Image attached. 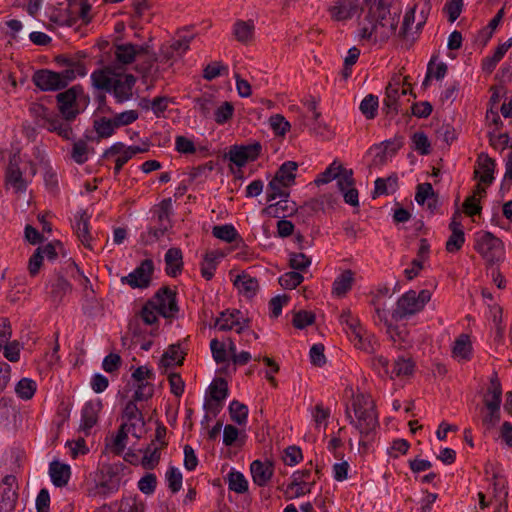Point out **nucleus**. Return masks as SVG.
Segmentation results:
<instances>
[{"label": "nucleus", "instance_id": "14", "mask_svg": "<svg viewBox=\"0 0 512 512\" xmlns=\"http://www.w3.org/2000/svg\"><path fill=\"white\" fill-rule=\"evenodd\" d=\"M80 91L81 88L79 86H73L56 96L59 111L67 121L74 120L79 113L78 109L75 108V103Z\"/></svg>", "mask_w": 512, "mask_h": 512}, {"label": "nucleus", "instance_id": "26", "mask_svg": "<svg viewBox=\"0 0 512 512\" xmlns=\"http://www.w3.org/2000/svg\"><path fill=\"white\" fill-rule=\"evenodd\" d=\"M90 216L86 212H81L76 216L75 231L81 243L88 249L92 250L91 236L89 233Z\"/></svg>", "mask_w": 512, "mask_h": 512}, {"label": "nucleus", "instance_id": "18", "mask_svg": "<svg viewBox=\"0 0 512 512\" xmlns=\"http://www.w3.org/2000/svg\"><path fill=\"white\" fill-rule=\"evenodd\" d=\"M58 72L40 69L34 72L32 82L42 91H58L64 89Z\"/></svg>", "mask_w": 512, "mask_h": 512}, {"label": "nucleus", "instance_id": "53", "mask_svg": "<svg viewBox=\"0 0 512 512\" xmlns=\"http://www.w3.org/2000/svg\"><path fill=\"white\" fill-rule=\"evenodd\" d=\"M90 154V148L86 141L84 140H78L73 143L72 151H71V158L77 163V164H83L85 163Z\"/></svg>", "mask_w": 512, "mask_h": 512}, {"label": "nucleus", "instance_id": "11", "mask_svg": "<svg viewBox=\"0 0 512 512\" xmlns=\"http://www.w3.org/2000/svg\"><path fill=\"white\" fill-rule=\"evenodd\" d=\"M150 301L165 318H173L178 312L176 295L167 287L161 288Z\"/></svg>", "mask_w": 512, "mask_h": 512}, {"label": "nucleus", "instance_id": "22", "mask_svg": "<svg viewBox=\"0 0 512 512\" xmlns=\"http://www.w3.org/2000/svg\"><path fill=\"white\" fill-rule=\"evenodd\" d=\"M354 275L350 269L342 271L333 282L332 293L337 297L346 295L354 284Z\"/></svg>", "mask_w": 512, "mask_h": 512}, {"label": "nucleus", "instance_id": "6", "mask_svg": "<svg viewBox=\"0 0 512 512\" xmlns=\"http://www.w3.org/2000/svg\"><path fill=\"white\" fill-rule=\"evenodd\" d=\"M409 86L410 83L408 82L407 77L401 79L400 76H396L389 82L383 99V110L386 114L396 115L399 112L401 107V96L410 93L414 98L416 97Z\"/></svg>", "mask_w": 512, "mask_h": 512}, {"label": "nucleus", "instance_id": "54", "mask_svg": "<svg viewBox=\"0 0 512 512\" xmlns=\"http://www.w3.org/2000/svg\"><path fill=\"white\" fill-rule=\"evenodd\" d=\"M231 419L239 425L245 424L248 417V408L237 400H233L229 405Z\"/></svg>", "mask_w": 512, "mask_h": 512}, {"label": "nucleus", "instance_id": "4", "mask_svg": "<svg viewBox=\"0 0 512 512\" xmlns=\"http://www.w3.org/2000/svg\"><path fill=\"white\" fill-rule=\"evenodd\" d=\"M430 299L431 292L429 290L424 289L419 293L414 290H409L398 299L396 308L392 312V318L398 321L418 313Z\"/></svg>", "mask_w": 512, "mask_h": 512}, {"label": "nucleus", "instance_id": "49", "mask_svg": "<svg viewBox=\"0 0 512 512\" xmlns=\"http://www.w3.org/2000/svg\"><path fill=\"white\" fill-rule=\"evenodd\" d=\"M7 182L16 190V192H21L26 190V182L22 178V173L17 166L10 163L7 175Z\"/></svg>", "mask_w": 512, "mask_h": 512}, {"label": "nucleus", "instance_id": "39", "mask_svg": "<svg viewBox=\"0 0 512 512\" xmlns=\"http://www.w3.org/2000/svg\"><path fill=\"white\" fill-rule=\"evenodd\" d=\"M31 115L36 119L37 125L46 128L56 116L41 103H32L29 107Z\"/></svg>", "mask_w": 512, "mask_h": 512}, {"label": "nucleus", "instance_id": "48", "mask_svg": "<svg viewBox=\"0 0 512 512\" xmlns=\"http://www.w3.org/2000/svg\"><path fill=\"white\" fill-rule=\"evenodd\" d=\"M341 323L345 326V331L349 338L352 336H359L362 331V325L357 317H354L350 311H345L340 316Z\"/></svg>", "mask_w": 512, "mask_h": 512}, {"label": "nucleus", "instance_id": "10", "mask_svg": "<svg viewBox=\"0 0 512 512\" xmlns=\"http://www.w3.org/2000/svg\"><path fill=\"white\" fill-rule=\"evenodd\" d=\"M145 150L139 146H126L121 142L113 144L110 148L105 150L104 158H114L115 167L114 172L118 174L122 167L135 155L144 152Z\"/></svg>", "mask_w": 512, "mask_h": 512}, {"label": "nucleus", "instance_id": "27", "mask_svg": "<svg viewBox=\"0 0 512 512\" xmlns=\"http://www.w3.org/2000/svg\"><path fill=\"white\" fill-rule=\"evenodd\" d=\"M310 490L311 484H307L303 481V474L294 473L292 475V482L285 490V496L288 499H293L309 493Z\"/></svg>", "mask_w": 512, "mask_h": 512}, {"label": "nucleus", "instance_id": "44", "mask_svg": "<svg viewBox=\"0 0 512 512\" xmlns=\"http://www.w3.org/2000/svg\"><path fill=\"white\" fill-rule=\"evenodd\" d=\"M70 121L62 120L58 116H55L53 120L50 121L49 125L46 129L50 132H55L62 138L69 140L73 136L72 128L69 124Z\"/></svg>", "mask_w": 512, "mask_h": 512}, {"label": "nucleus", "instance_id": "58", "mask_svg": "<svg viewBox=\"0 0 512 512\" xmlns=\"http://www.w3.org/2000/svg\"><path fill=\"white\" fill-rule=\"evenodd\" d=\"M378 108V97L372 94L367 95L360 103V110L368 119L376 116Z\"/></svg>", "mask_w": 512, "mask_h": 512}, {"label": "nucleus", "instance_id": "55", "mask_svg": "<svg viewBox=\"0 0 512 512\" xmlns=\"http://www.w3.org/2000/svg\"><path fill=\"white\" fill-rule=\"evenodd\" d=\"M396 186V176H389L388 178H377L375 181L374 197L383 194H389L395 190Z\"/></svg>", "mask_w": 512, "mask_h": 512}, {"label": "nucleus", "instance_id": "60", "mask_svg": "<svg viewBox=\"0 0 512 512\" xmlns=\"http://www.w3.org/2000/svg\"><path fill=\"white\" fill-rule=\"evenodd\" d=\"M486 413L482 418V423L487 429L494 428L500 421V406H485Z\"/></svg>", "mask_w": 512, "mask_h": 512}, {"label": "nucleus", "instance_id": "38", "mask_svg": "<svg viewBox=\"0 0 512 512\" xmlns=\"http://www.w3.org/2000/svg\"><path fill=\"white\" fill-rule=\"evenodd\" d=\"M99 410V403L88 402L85 404L82 410V430L88 431L97 423Z\"/></svg>", "mask_w": 512, "mask_h": 512}, {"label": "nucleus", "instance_id": "40", "mask_svg": "<svg viewBox=\"0 0 512 512\" xmlns=\"http://www.w3.org/2000/svg\"><path fill=\"white\" fill-rule=\"evenodd\" d=\"M472 351L471 342L468 335L462 334L460 335L456 341L454 342L453 346V356L454 358H457L458 360L466 361L470 359Z\"/></svg>", "mask_w": 512, "mask_h": 512}, {"label": "nucleus", "instance_id": "5", "mask_svg": "<svg viewBox=\"0 0 512 512\" xmlns=\"http://www.w3.org/2000/svg\"><path fill=\"white\" fill-rule=\"evenodd\" d=\"M113 53L117 64L126 66L135 61L137 57H146L148 68L158 60L155 53H150L148 47L132 43H115Z\"/></svg>", "mask_w": 512, "mask_h": 512}, {"label": "nucleus", "instance_id": "21", "mask_svg": "<svg viewBox=\"0 0 512 512\" xmlns=\"http://www.w3.org/2000/svg\"><path fill=\"white\" fill-rule=\"evenodd\" d=\"M478 169L475 170L476 175L479 176L480 182L484 184H491L494 180L495 161L490 158L487 154L481 153L478 156Z\"/></svg>", "mask_w": 512, "mask_h": 512}, {"label": "nucleus", "instance_id": "37", "mask_svg": "<svg viewBox=\"0 0 512 512\" xmlns=\"http://www.w3.org/2000/svg\"><path fill=\"white\" fill-rule=\"evenodd\" d=\"M49 20L58 26L71 27L76 23V17L72 8L53 9L49 14Z\"/></svg>", "mask_w": 512, "mask_h": 512}, {"label": "nucleus", "instance_id": "43", "mask_svg": "<svg viewBox=\"0 0 512 512\" xmlns=\"http://www.w3.org/2000/svg\"><path fill=\"white\" fill-rule=\"evenodd\" d=\"M158 315H160L155 306L149 300L144 304L137 317L131 322L140 325L139 321H142L145 325L154 326L157 323Z\"/></svg>", "mask_w": 512, "mask_h": 512}, {"label": "nucleus", "instance_id": "63", "mask_svg": "<svg viewBox=\"0 0 512 512\" xmlns=\"http://www.w3.org/2000/svg\"><path fill=\"white\" fill-rule=\"evenodd\" d=\"M166 480L168 482L169 489L176 493L182 487V474L176 467H170L166 473Z\"/></svg>", "mask_w": 512, "mask_h": 512}, {"label": "nucleus", "instance_id": "28", "mask_svg": "<svg viewBox=\"0 0 512 512\" xmlns=\"http://www.w3.org/2000/svg\"><path fill=\"white\" fill-rule=\"evenodd\" d=\"M254 30L255 25L252 20H238L235 22L233 26V35L235 36L237 41L243 44H247L253 39Z\"/></svg>", "mask_w": 512, "mask_h": 512}, {"label": "nucleus", "instance_id": "51", "mask_svg": "<svg viewBox=\"0 0 512 512\" xmlns=\"http://www.w3.org/2000/svg\"><path fill=\"white\" fill-rule=\"evenodd\" d=\"M195 108L204 118H208L216 107V101L211 94H203L195 100Z\"/></svg>", "mask_w": 512, "mask_h": 512}, {"label": "nucleus", "instance_id": "46", "mask_svg": "<svg viewBox=\"0 0 512 512\" xmlns=\"http://www.w3.org/2000/svg\"><path fill=\"white\" fill-rule=\"evenodd\" d=\"M94 129L99 138H109L117 127L113 118L101 117L94 120Z\"/></svg>", "mask_w": 512, "mask_h": 512}, {"label": "nucleus", "instance_id": "36", "mask_svg": "<svg viewBox=\"0 0 512 512\" xmlns=\"http://www.w3.org/2000/svg\"><path fill=\"white\" fill-rule=\"evenodd\" d=\"M414 370V362L410 357L398 356L393 363V368L389 371L390 377H403L411 375Z\"/></svg>", "mask_w": 512, "mask_h": 512}, {"label": "nucleus", "instance_id": "9", "mask_svg": "<svg viewBox=\"0 0 512 512\" xmlns=\"http://www.w3.org/2000/svg\"><path fill=\"white\" fill-rule=\"evenodd\" d=\"M288 186L285 183H282L280 180H277V178L273 177V179L269 182L266 190V197L267 201L271 202L277 198H280L281 200L278 201L275 204H270L267 206L263 212L269 214V215H275L278 208H281L283 210L287 209L286 203L287 198L289 197V191Z\"/></svg>", "mask_w": 512, "mask_h": 512}, {"label": "nucleus", "instance_id": "33", "mask_svg": "<svg viewBox=\"0 0 512 512\" xmlns=\"http://www.w3.org/2000/svg\"><path fill=\"white\" fill-rule=\"evenodd\" d=\"M512 46V38H509L506 42L498 45L494 54L490 57H486L482 62V69L486 73H491L500 60L504 57L505 53Z\"/></svg>", "mask_w": 512, "mask_h": 512}, {"label": "nucleus", "instance_id": "61", "mask_svg": "<svg viewBox=\"0 0 512 512\" xmlns=\"http://www.w3.org/2000/svg\"><path fill=\"white\" fill-rule=\"evenodd\" d=\"M303 276L297 271H291L283 274L279 278L280 285L285 289H294L303 282Z\"/></svg>", "mask_w": 512, "mask_h": 512}, {"label": "nucleus", "instance_id": "16", "mask_svg": "<svg viewBox=\"0 0 512 512\" xmlns=\"http://www.w3.org/2000/svg\"><path fill=\"white\" fill-rule=\"evenodd\" d=\"M16 477L6 475L0 483V512H13L16 506Z\"/></svg>", "mask_w": 512, "mask_h": 512}, {"label": "nucleus", "instance_id": "2", "mask_svg": "<svg viewBox=\"0 0 512 512\" xmlns=\"http://www.w3.org/2000/svg\"><path fill=\"white\" fill-rule=\"evenodd\" d=\"M346 417L363 437H368L378 427L375 403L368 394L353 395L351 405L346 407Z\"/></svg>", "mask_w": 512, "mask_h": 512}, {"label": "nucleus", "instance_id": "23", "mask_svg": "<svg viewBox=\"0 0 512 512\" xmlns=\"http://www.w3.org/2000/svg\"><path fill=\"white\" fill-rule=\"evenodd\" d=\"M104 480H102L97 488L100 493L107 494L117 491L120 487L121 477L118 475L117 466H108L106 468Z\"/></svg>", "mask_w": 512, "mask_h": 512}, {"label": "nucleus", "instance_id": "59", "mask_svg": "<svg viewBox=\"0 0 512 512\" xmlns=\"http://www.w3.org/2000/svg\"><path fill=\"white\" fill-rule=\"evenodd\" d=\"M227 382L222 379L214 380L209 386L210 396L215 401L224 400L227 397Z\"/></svg>", "mask_w": 512, "mask_h": 512}, {"label": "nucleus", "instance_id": "25", "mask_svg": "<svg viewBox=\"0 0 512 512\" xmlns=\"http://www.w3.org/2000/svg\"><path fill=\"white\" fill-rule=\"evenodd\" d=\"M483 402L485 406H501L502 387L496 373H494L490 378L487 392L484 394L483 397Z\"/></svg>", "mask_w": 512, "mask_h": 512}, {"label": "nucleus", "instance_id": "34", "mask_svg": "<svg viewBox=\"0 0 512 512\" xmlns=\"http://www.w3.org/2000/svg\"><path fill=\"white\" fill-rule=\"evenodd\" d=\"M234 285L237 287L239 292L243 293L247 297L255 295L259 288L258 280L246 273L238 275L234 280Z\"/></svg>", "mask_w": 512, "mask_h": 512}, {"label": "nucleus", "instance_id": "30", "mask_svg": "<svg viewBox=\"0 0 512 512\" xmlns=\"http://www.w3.org/2000/svg\"><path fill=\"white\" fill-rule=\"evenodd\" d=\"M355 9L356 6L351 0H339L329 11L333 19L341 21L352 18Z\"/></svg>", "mask_w": 512, "mask_h": 512}, {"label": "nucleus", "instance_id": "47", "mask_svg": "<svg viewBox=\"0 0 512 512\" xmlns=\"http://www.w3.org/2000/svg\"><path fill=\"white\" fill-rule=\"evenodd\" d=\"M145 504L137 496H126L118 503L117 512H144Z\"/></svg>", "mask_w": 512, "mask_h": 512}, {"label": "nucleus", "instance_id": "8", "mask_svg": "<svg viewBox=\"0 0 512 512\" xmlns=\"http://www.w3.org/2000/svg\"><path fill=\"white\" fill-rule=\"evenodd\" d=\"M502 247V241L490 232H482L477 235L475 249L490 263L498 260Z\"/></svg>", "mask_w": 512, "mask_h": 512}, {"label": "nucleus", "instance_id": "17", "mask_svg": "<svg viewBox=\"0 0 512 512\" xmlns=\"http://www.w3.org/2000/svg\"><path fill=\"white\" fill-rule=\"evenodd\" d=\"M336 181L338 189L343 193L345 202L351 206H358V191L354 187L353 171L343 167Z\"/></svg>", "mask_w": 512, "mask_h": 512}, {"label": "nucleus", "instance_id": "42", "mask_svg": "<svg viewBox=\"0 0 512 512\" xmlns=\"http://www.w3.org/2000/svg\"><path fill=\"white\" fill-rule=\"evenodd\" d=\"M226 479L229 490L238 494H243L248 491V481L241 472L231 470Z\"/></svg>", "mask_w": 512, "mask_h": 512}, {"label": "nucleus", "instance_id": "29", "mask_svg": "<svg viewBox=\"0 0 512 512\" xmlns=\"http://www.w3.org/2000/svg\"><path fill=\"white\" fill-rule=\"evenodd\" d=\"M49 473L54 485L58 487L65 486L70 478V467L57 461L50 464Z\"/></svg>", "mask_w": 512, "mask_h": 512}, {"label": "nucleus", "instance_id": "32", "mask_svg": "<svg viewBox=\"0 0 512 512\" xmlns=\"http://www.w3.org/2000/svg\"><path fill=\"white\" fill-rule=\"evenodd\" d=\"M166 445V442H162L161 445H157L155 442H152L150 445H148L144 450L142 466L145 469L155 468L160 460L161 449H163Z\"/></svg>", "mask_w": 512, "mask_h": 512}, {"label": "nucleus", "instance_id": "31", "mask_svg": "<svg viewBox=\"0 0 512 512\" xmlns=\"http://www.w3.org/2000/svg\"><path fill=\"white\" fill-rule=\"evenodd\" d=\"M184 361V352L181 350L180 345L173 344L162 355L160 360V367L169 368L174 365H182Z\"/></svg>", "mask_w": 512, "mask_h": 512}, {"label": "nucleus", "instance_id": "41", "mask_svg": "<svg viewBox=\"0 0 512 512\" xmlns=\"http://www.w3.org/2000/svg\"><path fill=\"white\" fill-rule=\"evenodd\" d=\"M297 168L298 164L296 162L286 161L279 167L274 177L277 178V180H280L282 183L291 186L294 184L296 177L295 172Z\"/></svg>", "mask_w": 512, "mask_h": 512}, {"label": "nucleus", "instance_id": "50", "mask_svg": "<svg viewBox=\"0 0 512 512\" xmlns=\"http://www.w3.org/2000/svg\"><path fill=\"white\" fill-rule=\"evenodd\" d=\"M212 234L214 237L228 243L234 242L239 237L234 226L230 224L214 226Z\"/></svg>", "mask_w": 512, "mask_h": 512}, {"label": "nucleus", "instance_id": "15", "mask_svg": "<svg viewBox=\"0 0 512 512\" xmlns=\"http://www.w3.org/2000/svg\"><path fill=\"white\" fill-rule=\"evenodd\" d=\"M261 152V145L253 143L245 146H233L227 154V158L237 167L241 168L248 162L257 159Z\"/></svg>", "mask_w": 512, "mask_h": 512}, {"label": "nucleus", "instance_id": "62", "mask_svg": "<svg viewBox=\"0 0 512 512\" xmlns=\"http://www.w3.org/2000/svg\"><path fill=\"white\" fill-rule=\"evenodd\" d=\"M289 265L292 269L298 271H304L311 265V259L304 253H290L289 254Z\"/></svg>", "mask_w": 512, "mask_h": 512}, {"label": "nucleus", "instance_id": "13", "mask_svg": "<svg viewBox=\"0 0 512 512\" xmlns=\"http://www.w3.org/2000/svg\"><path fill=\"white\" fill-rule=\"evenodd\" d=\"M154 270L153 261L145 259L129 275L122 277V283H127L132 288H146L149 286Z\"/></svg>", "mask_w": 512, "mask_h": 512}, {"label": "nucleus", "instance_id": "19", "mask_svg": "<svg viewBox=\"0 0 512 512\" xmlns=\"http://www.w3.org/2000/svg\"><path fill=\"white\" fill-rule=\"evenodd\" d=\"M250 471L253 482L262 487L270 481L273 475V465L269 461L255 460L250 465Z\"/></svg>", "mask_w": 512, "mask_h": 512}, {"label": "nucleus", "instance_id": "24", "mask_svg": "<svg viewBox=\"0 0 512 512\" xmlns=\"http://www.w3.org/2000/svg\"><path fill=\"white\" fill-rule=\"evenodd\" d=\"M166 264V273L169 276L176 277L183 267V256L179 248L168 249L164 257Z\"/></svg>", "mask_w": 512, "mask_h": 512}, {"label": "nucleus", "instance_id": "3", "mask_svg": "<svg viewBox=\"0 0 512 512\" xmlns=\"http://www.w3.org/2000/svg\"><path fill=\"white\" fill-rule=\"evenodd\" d=\"M91 80L96 88L111 92L118 103L132 97V89L136 83L132 74L116 73L111 66L94 71Z\"/></svg>", "mask_w": 512, "mask_h": 512}, {"label": "nucleus", "instance_id": "1", "mask_svg": "<svg viewBox=\"0 0 512 512\" xmlns=\"http://www.w3.org/2000/svg\"><path fill=\"white\" fill-rule=\"evenodd\" d=\"M401 10L379 1L370 7L366 22L360 28V38L374 44L386 42L395 34Z\"/></svg>", "mask_w": 512, "mask_h": 512}, {"label": "nucleus", "instance_id": "45", "mask_svg": "<svg viewBox=\"0 0 512 512\" xmlns=\"http://www.w3.org/2000/svg\"><path fill=\"white\" fill-rule=\"evenodd\" d=\"M71 290V286L67 280L57 277L50 285V297L53 302L59 303L62 298Z\"/></svg>", "mask_w": 512, "mask_h": 512}, {"label": "nucleus", "instance_id": "57", "mask_svg": "<svg viewBox=\"0 0 512 512\" xmlns=\"http://www.w3.org/2000/svg\"><path fill=\"white\" fill-rule=\"evenodd\" d=\"M343 168V165L336 160L333 161L329 167L326 168V170L319 175V177L316 179V183L319 184H326L331 182L332 180H336L339 173H341V170Z\"/></svg>", "mask_w": 512, "mask_h": 512}, {"label": "nucleus", "instance_id": "52", "mask_svg": "<svg viewBox=\"0 0 512 512\" xmlns=\"http://www.w3.org/2000/svg\"><path fill=\"white\" fill-rule=\"evenodd\" d=\"M36 382L30 378H22L16 385L15 391L23 400L31 399L36 392Z\"/></svg>", "mask_w": 512, "mask_h": 512}, {"label": "nucleus", "instance_id": "20", "mask_svg": "<svg viewBox=\"0 0 512 512\" xmlns=\"http://www.w3.org/2000/svg\"><path fill=\"white\" fill-rule=\"evenodd\" d=\"M240 316L241 313L238 310L222 312L216 319L215 326L221 331L235 329L238 333H241L245 326L240 322Z\"/></svg>", "mask_w": 512, "mask_h": 512}, {"label": "nucleus", "instance_id": "56", "mask_svg": "<svg viewBox=\"0 0 512 512\" xmlns=\"http://www.w3.org/2000/svg\"><path fill=\"white\" fill-rule=\"evenodd\" d=\"M87 70L84 65H76L73 68H65L63 71L58 72L63 88L73 81L77 76H85Z\"/></svg>", "mask_w": 512, "mask_h": 512}, {"label": "nucleus", "instance_id": "7", "mask_svg": "<svg viewBox=\"0 0 512 512\" xmlns=\"http://www.w3.org/2000/svg\"><path fill=\"white\" fill-rule=\"evenodd\" d=\"M191 27H183L177 31L178 39L171 44L161 47V59L164 62H170L177 57H181L188 49L190 42L195 38V34L190 33Z\"/></svg>", "mask_w": 512, "mask_h": 512}, {"label": "nucleus", "instance_id": "35", "mask_svg": "<svg viewBox=\"0 0 512 512\" xmlns=\"http://www.w3.org/2000/svg\"><path fill=\"white\" fill-rule=\"evenodd\" d=\"M351 342L357 349L363 350L367 353H373L378 346L375 337L369 334L364 328L359 333V336L350 337Z\"/></svg>", "mask_w": 512, "mask_h": 512}, {"label": "nucleus", "instance_id": "64", "mask_svg": "<svg viewBox=\"0 0 512 512\" xmlns=\"http://www.w3.org/2000/svg\"><path fill=\"white\" fill-rule=\"evenodd\" d=\"M126 424L120 426L116 436L112 440L111 450L116 454H121L126 447L127 431Z\"/></svg>", "mask_w": 512, "mask_h": 512}, {"label": "nucleus", "instance_id": "12", "mask_svg": "<svg viewBox=\"0 0 512 512\" xmlns=\"http://www.w3.org/2000/svg\"><path fill=\"white\" fill-rule=\"evenodd\" d=\"M421 7L420 18L416 25V32L419 31L425 24L427 15L430 11V0H417L412 8H410L404 16L403 24L400 29V35L403 38H408L412 29V24L415 22L416 9Z\"/></svg>", "mask_w": 512, "mask_h": 512}]
</instances>
